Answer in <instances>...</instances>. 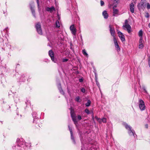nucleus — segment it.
Returning <instances> with one entry per match:
<instances>
[{
    "mask_svg": "<svg viewBox=\"0 0 150 150\" xmlns=\"http://www.w3.org/2000/svg\"><path fill=\"white\" fill-rule=\"evenodd\" d=\"M113 15L114 16H117L118 15L119 13V11L118 10L116 9L115 7H113Z\"/></svg>",
    "mask_w": 150,
    "mask_h": 150,
    "instance_id": "obj_12",
    "label": "nucleus"
},
{
    "mask_svg": "<svg viewBox=\"0 0 150 150\" xmlns=\"http://www.w3.org/2000/svg\"><path fill=\"white\" fill-rule=\"evenodd\" d=\"M49 55L52 61L54 62H55V61L54 60V53L52 50H50L49 52Z\"/></svg>",
    "mask_w": 150,
    "mask_h": 150,
    "instance_id": "obj_10",
    "label": "nucleus"
},
{
    "mask_svg": "<svg viewBox=\"0 0 150 150\" xmlns=\"http://www.w3.org/2000/svg\"><path fill=\"white\" fill-rule=\"evenodd\" d=\"M106 122V119L105 118H103L102 119V122L103 123H105Z\"/></svg>",
    "mask_w": 150,
    "mask_h": 150,
    "instance_id": "obj_27",
    "label": "nucleus"
},
{
    "mask_svg": "<svg viewBox=\"0 0 150 150\" xmlns=\"http://www.w3.org/2000/svg\"><path fill=\"white\" fill-rule=\"evenodd\" d=\"M85 112L87 113V114H89L90 113V111L87 109H86L85 110Z\"/></svg>",
    "mask_w": 150,
    "mask_h": 150,
    "instance_id": "obj_28",
    "label": "nucleus"
},
{
    "mask_svg": "<svg viewBox=\"0 0 150 150\" xmlns=\"http://www.w3.org/2000/svg\"><path fill=\"white\" fill-rule=\"evenodd\" d=\"M149 26L150 28V23L149 24Z\"/></svg>",
    "mask_w": 150,
    "mask_h": 150,
    "instance_id": "obj_38",
    "label": "nucleus"
},
{
    "mask_svg": "<svg viewBox=\"0 0 150 150\" xmlns=\"http://www.w3.org/2000/svg\"><path fill=\"white\" fill-rule=\"evenodd\" d=\"M80 98L79 96H77L75 98V100L77 102H80L79 100Z\"/></svg>",
    "mask_w": 150,
    "mask_h": 150,
    "instance_id": "obj_26",
    "label": "nucleus"
},
{
    "mask_svg": "<svg viewBox=\"0 0 150 150\" xmlns=\"http://www.w3.org/2000/svg\"><path fill=\"white\" fill-rule=\"evenodd\" d=\"M30 9L31 10L32 13L33 15H35V12L34 9V7L33 6H30Z\"/></svg>",
    "mask_w": 150,
    "mask_h": 150,
    "instance_id": "obj_21",
    "label": "nucleus"
},
{
    "mask_svg": "<svg viewBox=\"0 0 150 150\" xmlns=\"http://www.w3.org/2000/svg\"><path fill=\"white\" fill-rule=\"evenodd\" d=\"M109 28L110 31V33L111 35L113 37V40H114V38H115V32L114 28L112 27L110 25H109Z\"/></svg>",
    "mask_w": 150,
    "mask_h": 150,
    "instance_id": "obj_6",
    "label": "nucleus"
},
{
    "mask_svg": "<svg viewBox=\"0 0 150 150\" xmlns=\"http://www.w3.org/2000/svg\"><path fill=\"white\" fill-rule=\"evenodd\" d=\"M58 89H59V91L60 92V93L62 94H64V93L62 88L61 86V85L60 83H59L58 84Z\"/></svg>",
    "mask_w": 150,
    "mask_h": 150,
    "instance_id": "obj_19",
    "label": "nucleus"
},
{
    "mask_svg": "<svg viewBox=\"0 0 150 150\" xmlns=\"http://www.w3.org/2000/svg\"><path fill=\"white\" fill-rule=\"evenodd\" d=\"M118 35L122 42L124 41L125 40V36L120 31L117 32Z\"/></svg>",
    "mask_w": 150,
    "mask_h": 150,
    "instance_id": "obj_11",
    "label": "nucleus"
},
{
    "mask_svg": "<svg viewBox=\"0 0 150 150\" xmlns=\"http://www.w3.org/2000/svg\"><path fill=\"white\" fill-rule=\"evenodd\" d=\"M113 41L114 42L115 47L116 48V50L117 51V52L120 51V49L118 45V44L117 42L116 38H114V40H113Z\"/></svg>",
    "mask_w": 150,
    "mask_h": 150,
    "instance_id": "obj_8",
    "label": "nucleus"
},
{
    "mask_svg": "<svg viewBox=\"0 0 150 150\" xmlns=\"http://www.w3.org/2000/svg\"><path fill=\"white\" fill-rule=\"evenodd\" d=\"M145 16L146 18H149V14L148 13H146V14Z\"/></svg>",
    "mask_w": 150,
    "mask_h": 150,
    "instance_id": "obj_31",
    "label": "nucleus"
},
{
    "mask_svg": "<svg viewBox=\"0 0 150 150\" xmlns=\"http://www.w3.org/2000/svg\"><path fill=\"white\" fill-rule=\"evenodd\" d=\"M92 118L93 119V115Z\"/></svg>",
    "mask_w": 150,
    "mask_h": 150,
    "instance_id": "obj_41",
    "label": "nucleus"
},
{
    "mask_svg": "<svg viewBox=\"0 0 150 150\" xmlns=\"http://www.w3.org/2000/svg\"><path fill=\"white\" fill-rule=\"evenodd\" d=\"M128 21L127 20H126L125 22V25H123V27L126 29L128 33H129L131 32V27L130 25L127 23Z\"/></svg>",
    "mask_w": 150,
    "mask_h": 150,
    "instance_id": "obj_2",
    "label": "nucleus"
},
{
    "mask_svg": "<svg viewBox=\"0 0 150 150\" xmlns=\"http://www.w3.org/2000/svg\"><path fill=\"white\" fill-rule=\"evenodd\" d=\"M97 84L98 86V85H99L98 83H97Z\"/></svg>",
    "mask_w": 150,
    "mask_h": 150,
    "instance_id": "obj_40",
    "label": "nucleus"
},
{
    "mask_svg": "<svg viewBox=\"0 0 150 150\" xmlns=\"http://www.w3.org/2000/svg\"><path fill=\"white\" fill-rule=\"evenodd\" d=\"M95 118L100 123H101L102 122V119L98 118L96 116L95 117Z\"/></svg>",
    "mask_w": 150,
    "mask_h": 150,
    "instance_id": "obj_20",
    "label": "nucleus"
},
{
    "mask_svg": "<svg viewBox=\"0 0 150 150\" xmlns=\"http://www.w3.org/2000/svg\"><path fill=\"white\" fill-rule=\"evenodd\" d=\"M70 29L72 34L74 35H76V30L75 28L74 25H71L70 27Z\"/></svg>",
    "mask_w": 150,
    "mask_h": 150,
    "instance_id": "obj_5",
    "label": "nucleus"
},
{
    "mask_svg": "<svg viewBox=\"0 0 150 150\" xmlns=\"http://www.w3.org/2000/svg\"><path fill=\"white\" fill-rule=\"evenodd\" d=\"M68 127H69V130L70 131V133H71V139L73 140V142L74 143H75V141L74 139V137L73 136V132H72V130L71 128V127H70L69 126Z\"/></svg>",
    "mask_w": 150,
    "mask_h": 150,
    "instance_id": "obj_14",
    "label": "nucleus"
},
{
    "mask_svg": "<svg viewBox=\"0 0 150 150\" xmlns=\"http://www.w3.org/2000/svg\"><path fill=\"white\" fill-rule=\"evenodd\" d=\"M35 27L38 33L40 34H42V30L41 28V25L39 23H38L36 24Z\"/></svg>",
    "mask_w": 150,
    "mask_h": 150,
    "instance_id": "obj_4",
    "label": "nucleus"
},
{
    "mask_svg": "<svg viewBox=\"0 0 150 150\" xmlns=\"http://www.w3.org/2000/svg\"><path fill=\"white\" fill-rule=\"evenodd\" d=\"M102 15L105 18H107L108 17V15L106 11H104L102 13Z\"/></svg>",
    "mask_w": 150,
    "mask_h": 150,
    "instance_id": "obj_17",
    "label": "nucleus"
},
{
    "mask_svg": "<svg viewBox=\"0 0 150 150\" xmlns=\"http://www.w3.org/2000/svg\"><path fill=\"white\" fill-rule=\"evenodd\" d=\"M104 2L102 0L100 1V5L101 6H102L104 5Z\"/></svg>",
    "mask_w": 150,
    "mask_h": 150,
    "instance_id": "obj_30",
    "label": "nucleus"
},
{
    "mask_svg": "<svg viewBox=\"0 0 150 150\" xmlns=\"http://www.w3.org/2000/svg\"><path fill=\"white\" fill-rule=\"evenodd\" d=\"M130 11L133 13L134 12V5L133 3H131L130 4Z\"/></svg>",
    "mask_w": 150,
    "mask_h": 150,
    "instance_id": "obj_15",
    "label": "nucleus"
},
{
    "mask_svg": "<svg viewBox=\"0 0 150 150\" xmlns=\"http://www.w3.org/2000/svg\"><path fill=\"white\" fill-rule=\"evenodd\" d=\"M91 103V102L90 100H88L86 104V106L87 107H88L90 105Z\"/></svg>",
    "mask_w": 150,
    "mask_h": 150,
    "instance_id": "obj_24",
    "label": "nucleus"
},
{
    "mask_svg": "<svg viewBox=\"0 0 150 150\" xmlns=\"http://www.w3.org/2000/svg\"><path fill=\"white\" fill-rule=\"evenodd\" d=\"M126 128L128 130V133L130 136H133L135 137V133L134 131L131 129V127L130 126L126 123L124 124Z\"/></svg>",
    "mask_w": 150,
    "mask_h": 150,
    "instance_id": "obj_1",
    "label": "nucleus"
},
{
    "mask_svg": "<svg viewBox=\"0 0 150 150\" xmlns=\"http://www.w3.org/2000/svg\"><path fill=\"white\" fill-rule=\"evenodd\" d=\"M68 60V59H63L62 60V62H67Z\"/></svg>",
    "mask_w": 150,
    "mask_h": 150,
    "instance_id": "obj_29",
    "label": "nucleus"
},
{
    "mask_svg": "<svg viewBox=\"0 0 150 150\" xmlns=\"http://www.w3.org/2000/svg\"><path fill=\"white\" fill-rule=\"evenodd\" d=\"M81 150H83V149H82V148L81 149Z\"/></svg>",
    "mask_w": 150,
    "mask_h": 150,
    "instance_id": "obj_42",
    "label": "nucleus"
},
{
    "mask_svg": "<svg viewBox=\"0 0 150 150\" xmlns=\"http://www.w3.org/2000/svg\"><path fill=\"white\" fill-rule=\"evenodd\" d=\"M58 16V19H59L60 18L59 17V16Z\"/></svg>",
    "mask_w": 150,
    "mask_h": 150,
    "instance_id": "obj_39",
    "label": "nucleus"
},
{
    "mask_svg": "<svg viewBox=\"0 0 150 150\" xmlns=\"http://www.w3.org/2000/svg\"><path fill=\"white\" fill-rule=\"evenodd\" d=\"M143 88V89L146 92V90H145V87L144 86L143 87V88Z\"/></svg>",
    "mask_w": 150,
    "mask_h": 150,
    "instance_id": "obj_35",
    "label": "nucleus"
},
{
    "mask_svg": "<svg viewBox=\"0 0 150 150\" xmlns=\"http://www.w3.org/2000/svg\"><path fill=\"white\" fill-rule=\"evenodd\" d=\"M78 118L79 120H80L81 119V117L80 115H79L78 117Z\"/></svg>",
    "mask_w": 150,
    "mask_h": 150,
    "instance_id": "obj_33",
    "label": "nucleus"
},
{
    "mask_svg": "<svg viewBox=\"0 0 150 150\" xmlns=\"http://www.w3.org/2000/svg\"><path fill=\"white\" fill-rule=\"evenodd\" d=\"M144 43V41L143 40V38H140L139 42V47L140 49H142L144 47L143 44Z\"/></svg>",
    "mask_w": 150,
    "mask_h": 150,
    "instance_id": "obj_9",
    "label": "nucleus"
},
{
    "mask_svg": "<svg viewBox=\"0 0 150 150\" xmlns=\"http://www.w3.org/2000/svg\"><path fill=\"white\" fill-rule=\"evenodd\" d=\"M47 11H50L51 13H54L55 11V9L54 7L53 6L51 8L47 7Z\"/></svg>",
    "mask_w": 150,
    "mask_h": 150,
    "instance_id": "obj_16",
    "label": "nucleus"
},
{
    "mask_svg": "<svg viewBox=\"0 0 150 150\" xmlns=\"http://www.w3.org/2000/svg\"><path fill=\"white\" fill-rule=\"evenodd\" d=\"M145 5H146V8L148 9H150V4L149 3H146L145 2Z\"/></svg>",
    "mask_w": 150,
    "mask_h": 150,
    "instance_id": "obj_25",
    "label": "nucleus"
},
{
    "mask_svg": "<svg viewBox=\"0 0 150 150\" xmlns=\"http://www.w3.org/2000/svg\"><path fill=\"white\" fill-rule=\"evenodd\" d=\"M37 3L38 4V6H39V1H38V0H37Z\"/></svg>",
    "mask_w": 150,
    "mask_h": 150,
    "instance_id": "obj_37",
    "label": "nucleus"
},
{
    "mask_svg": "<svg viewBox=\"0 0 150 150\" xmlns=\"http://www.w3.org/2000/svg\"><path fill=\"white\" fill-rule=\"evenodd\" d=\"M114 0L116 3H117L119 1V0Z\"/></svg>",
    "mask_w": 150,
    "mask_h": 150,
    "instance_id": "obj_36",
    "label": "nucleus"
},
{
    "mask_svg": "<svg viewBox=\"0 0 150 150\" xmlns=\"http://www.w3.org/2000/svg\"><path fill=\"white\" fill-rule=\"evenodd\" d=\"M145 1H141L138 5V8L139 10L143 9L145 7Z\"/></svg>",
    "mask_w": 150,
    "mask_h": 150,
    "instance_id": "obj_7",
    "label": "nucleus"
},
{
    "mask_svg": "<svg viewBox=\"0 0 150 150\" xmlns=\"http://www.w3.org/2000/svg\"><path fill=\"white\" fill-rule=\"evenodd\" d=\"M139 36L140 37V38H142V35H143V32L142 30H140L138 33Z\"/></svg>",
    "mask_w": 150,
    "mask_h": 150,
    "instance_id": "obj_22",
    "label": "nucleus"
},
{
    "mask_svg": "<svg viewBox=\"0 0 150 150\" xmlns=\"http://www.w3.org/2000/svg\"><path fill=\"white\" fill-rule=\"evenodd\" d=\"M81 91L83 93H84L85 91V89L83 88H82L81 89Z\"/></svg>",
    "mask_w": 150,
    "mask_h": 150,
    "instance_id": "obj_32",
    "label": "nucleus"
},
{
    "mask_svg": "<svg viewBox=\"0 0 150 150\" xmlns=\"http://www.w3.org/2000/svg\"><path fill=\"white\" fill-rule=\"evenodd\" d=\"M139 107L140 109L142 110H144L145 108V106L144 102L142 100H139Z\"/></svg>",
    "mask_w": 150,
    "mask_h": 150,
    "instance_id": "obj_3",
    "label": "nucleus"
},
{
    "mask_svg": "<svg viewBox=\"0 0 150 150\" xmlns=\"http://www.w3.org/2000/svg\"><path fill=\"white\" fill-rule=\"evenodd\" d=\"M71 115L73 120L74 122V123L76 124L77 123V121L75 117L74 116V115L73 114V111L72 110H71Z\"/></svg>",
    "mask_w": 150,
    "mask_h": 150,
    "instance_id": "obj_13",
    "label": "nucleus"
},
{
    "mask_svg": "<svg viewBox=\"0 0 150 150\" xmlns=\"http://www.w3.org/2000/svg\"><path fill=\"white\" fill-rule=\"evenodd\" d=\"M82 53L84 55L86 56L87 57H88V54L86 52L85 50H83Z\"/></svg>",
    "mask_w": 150,
    "mask_h": 150,
    "instance_id": "obj_23",
    "label": "nucleus"
},
{
    "mask_svg": "<svg viewBox=\"0 0 150 150\" xmlns=\"http://www.w3.org/2000/svg\"><path fill=\"white\" fill-rule=\"evenodd\" d=\"M79 81L80 82H82L83 81V80L81 79H79Z\"/></svg>",
    "mask_w": 150,
    "mask_h": 150,
    "instance_id": "obj_34",
    "label": "nucleus"
},
{
    "mask_svg": "<svg viewBox=\"0 0 150 150\" xmlns=\"http://www.w3.org/2000/svg\"><path fill=\"white\" fill-rule=\"evenodd\" d=\"M61 25V22L59 20H57L56 21L55 26L56 27L59 28L60 27Z\"/></svg>",
    "mask_w": 150,
    "mask_h": 150,
    "instance_id": "obj_18",
    "label": "nucleus"
}]
</instances>
